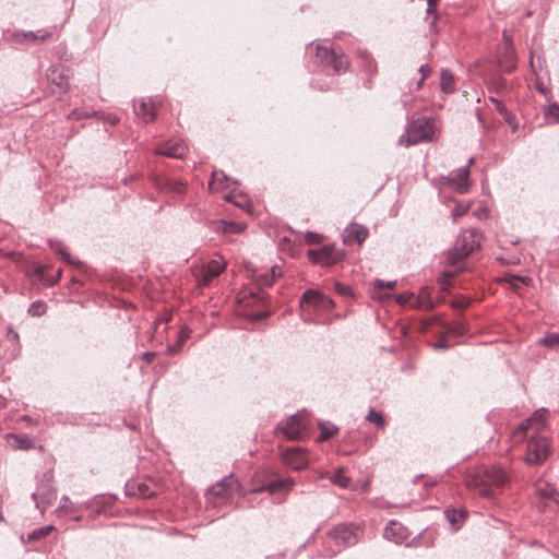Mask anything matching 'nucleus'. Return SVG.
<instances>
[{
  "label": "nucleus",
  "mask_w": 559,
  "mask_h": 559,
  "mask_svg": "<svg viewBox=\"0 0 559 559\" xmlns=\"http://www.w3.org/2000/svg\"><path fill=\"white\" fill-rule=\"evenodd\" d=\"M509 481L507 472L497 465L477 469L465 478L466 486L484 498H491L496 490Z\"/></svg>",
  "instance_id": "f257e3e1"
},
{
  "label": "nucleus",
  "mask_w": 559,
  "mask_h": 559,
  "mask_svg": "<svg viewBox=\"0 0 559 559\" xmlns=\"http://www.w3.org/2000/svg\"><path fill=\"white\" fill-rule=\"evenodd\" d=\"M435 134V120L432 118H418L408 123L405 133L399 138V144L408 147L420 142H431Z\"/></svg>",
  "instance_id": "f03ea898"
},
{
  "label": "nucleus",
  "mask_w": 559,
  "mask_h": 559,
  "mask_svg": "<svg viewBox=\"0 0 559 559\" xmlns=\"http://www.w3.org/2000/svg\"><path fill=\"white\" fill-rule=\"evenodd\" d=\"M310 419L308 414L299 412L283 420L278 425V430L289 440H299L308 435Z\"/></svg>",
  "instance_id": "7ed1b4c3"
},
{
  "label": "nucleus",
  "mask_w": 559,
  "mask_h": 559,
  "mask_svg": "<svg viewBox=\"0 0 559 559\" xmlns=\"http://www.w3.org/2000/svg\"><path fill=\"white\" fill-rule=\"evenodd\" d=\"M316 58L330 74L341 73L348 67V60L344 55L320 45L316 47Z\"/></svg>",
  "instance_id": "20e7f679"
},
{
  "label": "nucleus",
  "mask_w": 559,
  "mask_h": 559,
  "mask_svg": "<svg viewBox=\"0 0 559 559\" xmlns=\"http://www.w3.org/2000/svg\"><path fill=\"white\" fill-rule=\"evenodd\" d=\"M474 247H451L445 252V263L454 267V271H444L440 277V282L448 281L454 276L455 273L461 272L465 267V260L472 253Z\"/></svg>",
  "instance_id": "39448f33"
},
{
  "label": "nucleus",
  "mask_w": 559,
  "mask_h": 559,
  "mask_svg": "<svg viewBox=\"0 0 559 559\" xmlns=\"http://www.w3.org/2000/svg\"><path fill=\"white\" fill-rule=\"evenodd\" d=\"M322 294L314 289L306 290L300 297L301 318L305 322H318Z\"/></svg>",
  "instance_id": "423d86ee"
},
{
  "label": "nucleus",
  "mask_w": 559,
  "mask_h": 559,
  "mask_svg": "<svg viewBox=\"0 0 559 559\" xmlns=\"http://www.w3.org/2000/svg\"><path fill=\"white\" fill-rule=\"evenodd\" d=\"M548 411L540 408L536 411L530 418L522 421L519 427L513 431L511 439L514 443L522 442L528 430H533L534 433L539 432L544 425Z\"/></svg>",
  "instance_id": "0eeeda50"
},
{
  "label": "nucleus",
  "mask_w": 559,
  "mask_h": 559,
  "mask_svg": "<svg viewBox=\"0 0 559 559\" xmlns=\"http://www.w3.org/2000/svg\"><path fill=\"white\" fill-rule=\"evenodd\" d=\"M307 255L313 264L331 266L343 259L344 252L336 247H317L309 249Z\"/></svg>",
  "instance_id": "6e6552de"
},
{
  "label": "nucleus",
  "mask_w": 559,
  "mask_h": 559,
  "mask_svg": "<svg viewBox=\"0 0 559 559\" xmlns=\"http://www.w3.org/2000/svg\"><path fill=\"white\" fill-rule=\"evenodd\" d=\"M549 455V443L545 437L533 436L527 443L525 462L528 464H539Z\"/></svg>",
  "instance_id": "1a4fd4ad"
},
{
  "label": "nucleus",
  "mask_w": 559,
  "mask_h": 559,
  "mask_svg": "<svg viewBox=\"0 0 559 559\" xmlns=\"http://www.w3.org/2000/svg\"><path fill=\"white\" fill-rule=\"evenodd\" d=\"M47 81L53 94H64L70 87L69 69L64 66L50 67L47 70Z\"/></svg>",
  "instance_id": "9d476101"
},
{
  "label": "nucleus",
  "mask_w": 559,
  "mask_h": 559,
  "mask_svg": "<svg viewBox=\"0 0 559 559\" xmlns=\"http://www.w3.org/2000/svg\"><path fill=\"white\" fill-rule=\"evenodd\" d=\"M498 64L506 72H511L516 67L515 49L507 32H503V44L498 50Z\"/></svg>",
  "instance_id": "9b49d317"
},
{
  "label": "nucleus",
  "mask_w": 559,
  "mask_h": 559,
  "mask_svg": "<svg viewBox=\"0 0 559 559\" xmlns=\"http://www.w3.org/2000/svg\"><path fill=\"white\" fill-rule=\"evenodd\" d=\"M225 266L226 262L221 255L210 260L197 274L199 283L203 286L209 285L224 271Z\"/></svg>",
  "instance_id": "f8f14e48"
},
{
  "label": "nucleus",
  "mask_w": 559,
  "mask_h": 559,
  "mask_svg": "<svg viewBox=\"0 0 559 559\" xmlns=\"http://www.w3.org/2000/svg\"><path fill=\"white\" fill-rule=\"evenodd\" d=\"M447 182L457 193L464 194L468 192L471 188L468 166L451 171L447 177Z\"/></svg>",
  "instance_id": "ddd939ff"
},
{
  "label": "nucleus",
  "mask_w": 559,
  "mask_h": 559,
  "mask_svg": "<svg viewBox=\"0 0 559 559\" xmlns=\"http://www.w3.org/2000/svg\"><path fill=\"white\" fill-rule=\"evenodd\" d=\"M283 461L295 471H301L309 464L306 453L300 447L286 449L283 453Z\"/></svg>",
  "instance_id": "4468645a"
},
{
  "label": "nucleus",
  "mask_w": 559,
  "mask_h": 559,
  "mask_svg": "<svg viewBox=\"0 0 559 559\" xmlns=\"http://www.w3.org/2000/svg\"><path fill=\"white\" fill-rule=\"evenodd\" d=\"M188 152V146L181 140H170L159 145L155 153L170 158H183Z\"/></svg>",
  "instance_id": "2eb2a0df"
},
{
  "label": "nucleus",
  "mask_w": 559,
  "mask_h": 559,
  "mask_svg": "<svg viewBox=\"0 0 559 559\" xmlns=\"http://www.w3.org/2000/svg\"><path fill=\"white\" fill-rule=\"evenodd\" d=\"M368 228L358 223H350L343 233L344 245H361L368 236Z\"/></svg>",
  "instance_id": "dca6fc26"
},
{
  "label": "nucleus",
  "mask_w": 559,
  "mask_h": 559,
  "mask_svg": "<svg viewBox=\"0 0 559 559\" xmlns=\"http://www.w3.org/2000/svg\"><path fill=\"white\" fill-rule=\"evenodd\" d=\"M283 274L282 267L277 264L272 265L267 271L252 270V278L259 287L271 286L275 278Z\"/></svg>",
  "instance_id": "f3484780"
},
{
  "label": "nucleus",
  "mask_w": 559,
  "mask_h": 559,
  "mask_svg": "<svg viewBox=\"0 0 559 559\" xmlns=\"http://www.w3.org/2000/svg\"><path fill=\"white\" fill-rule=\"evenodd\" d=\"M383 537L395 544H402L408 537V530L402 523L392 520L384 527Z\"/></svg>",
  "instance_id": "a211bd4d"
},
{
  "label": "nucleus",
  "mask_w": 559,
  "mask_h": 559,
  "mask_svg": "<svg viewBox=\"0 0 559 559\" xmlns=\"http://www.w3.org/2000/svg\"><path fill=\"white\" fill-rule=\"evenodd\" d=\"M466 333V325L462 321H455L445 325V334L435 344L436 349H445L450 347L448 335L461 337Z\"/></svg>",
  "instance_id": "6ab92c4d"
},
{
  "label": "nucleus",
  "mask_w": 559,
  "mask_h": 559,
  "mask_svg": "<svg viewBox=\"0 0 559 559\" xmlns=\"http://www.w3.org/2000/svg\"><path fill=\"white\" fill-rule=\"evenodd\" d=\"M239 484L238 481L233 477H226L222 479L219 483H217L216 486L212 487L210 489V492L213 496L222 497L224 499H227L234 495L235 491L238 490Z\"/></svg>",
  "instance_id": "aec40b11"
},
{
  "label": "nucleus",
  "mask_w": 559,
  "mask_h": 559,
  "mask_svg": "<svg viewBox=\"0 0 559 559\" xmlns=\"http://www.w3.org/2000/svg\"><path fill=\"white\" fill-rule=\"evenodd\" d=\"M534 488L536 497L539 498L542 501L550 500L556 503H559V492L551 484L538 479L534 484Z\"/></svg>",
  "instance_id": "412c9836"
},
{
  "label": "nucleus",
  "mask_w": 559,
  "mask_h": 559,
  "mask_svg": "<svg viewBox=\"0 0 559 559\" xmlns=\"http://www.w3.org/2000/svg\"><path fill=\"white\" fill-rule=\"evenodd\" d=\"M329 539L335 542L340 546H349L355 544L356 537L352 530L345 525L335 527L329 535Z\"/></svg>",
  "instance_id": "4be33fe9"
},
{
  "label": "nucleus",
  "mask_w": 559,
  "mask_h": 559,
  "mask_svg": "<svg viewBox=\"0 0 559 559\" xmlns=\"http://www.w3.org/2000/svg\"><path fill=\"white\" fill-rule=\"evenodd\" d=\"M51 33L46 29H39L36 32H15L13 39L16 44H23L24 41H45L50 38Z\"/></svg>",
  "instance_id": "5701e85b"
},
{
  "label": "nucleus",
  "mask_w": 559,
  "mask_h": 559,
  "mask_svg": "<svg viewBox=\"0 0 559 559\" xmlns=\"http://www.w3.org/2000/svg\"><path fill=\"white\" fill-rule=\"evenodd\" d=\"M231 183L236 185L237 181L231 180L223 170H214L212 171L209 188L211 191H218L229 188Z\"/></svg>",
  "instance_id": "b1692460"
},
{
  "label": "nucleus",
  "mask_w": 559,
  "mask_h": 559,
  "mask_svg": "<svg viewBox=\"0 0 559 559\" xmlns=\"http://www.w3.org/2000/svg\"><path fill=\"white\" fill-rule=\"evenodd\" d=\"M134 112L138 117L142 118L145 123L153 121L155 117L154 105L144 99L138 100L133 105Z\"/></svg>",
  "instance_id": "393cba45"
},
{
  "label": "nucleus",
  "mask_w": 559,
  "mask_h": 559,
  "mask_svg": "<svg viewBox=\"0 0 559 559\" xmlns=\"http://www.w3.org/2000/svg\"><path fill=\"white\" fill-rule=\"evenodd\" d=\"M461 245H481L483 234L476 228H467L461 233Z\"/></svg>",
  "instance_id": "a878e982"
},
{
  "label": "nucleus",
  "mask_w": 559,
  "mask_h": 559,
  "mask_svg": "<svg viewBox=\"0 0 559 559\" xmlns=\"http://www.w3.org/2000/svg\"><path fill=\"white\" fill-rule=\"evenodd\" d=\"M7 439L13 440L12 448L15 450H28L34 445L33 440L26 435L8 433Z\"/></svg>",
  "instance_id": "bb28decb"
},
{
  "label": "nucleus",
  "mask_w": 559,
  "mask_h": 559,
  "mask_svg": "<svg viewBox=\"0 0 559 559\" xmlns=\"http://www.w3.org/2000/svg\"><path fill=\"white\" fill-rule=\"evenodd\" d=\"M226 200L229 202H233L236 206H238L247 212H250V210L252 207L251 201L247 194H242V193L236 194L235 192L231 191L226 197Z\"/></svg>",
  "instance_id": "cd10ccee"
},
{
  "label": "nucleus",
  "mask_w": 559,
  "mask_h": 559,
  "mask_svg": "<svg viewBox=\"0 0 559 559\" xmlns=\"http://www.w3.org/2000/svg\"><path fill=\"white\" fill-rule=\"evenodd\" d=\"M440 88L445 94H451L455 91L454 76L449 70L441 71Z\"/></svg>",
  "instance_id": "c85d7f7f"
},
{
  "label": "nucleus",
  "mask_w": 559,
  "mask_h": 559,
  "mask_svg": "<svg viewBox=\"0 0 559 559\" xmlns=\"http://www.w3.org/2000/svg\"><path fill=\"white\" fill-rule=\"evenodd\" d=\"M358 58L360 60L361 67L365 69L366 72H368L370 74H373L377 72V62L367 50L359 51Z\"/></svg>",
  "instance_id": "c756f323"
},
{
  "label": "nucleus",
  "mask_w": 559,
  "mask_h": 559,
  "mask_svg": "<svg viewBox=\"0 0 559 559\" xmlns=\"http://www.w3.org/2000/svg\"><path fill=\"white\" fill-rule=\"evenodd\" d=\"M444 516L448 522L457 530L465 519V513L463 511H457L455 509H448L444 512Z\"/></svg>",
  "instance_id": "7c9ffc66"
},
{
  "label": "nucleus",
  "mask_w": 559,
  "mask_h": 559,
  "mask_svg": "<svg viewBox=\"0 0 559 559\" xmlns=\"http://www.w3.org/2000/svg\"><path fill=\"white\" fill-rule=\"evenodd\" d=\"M294 486V480L292 478L280 479L275 481H271L266 489L270 493H274L278 490H289Z\"/></svg>",
  "instance_id": "2f4dec72"
},
{
  "label": "nucleus",
  "mask_w": 559,
  "mask_h": 559,
  "mask_svg": "<svg viewBox=\"0 0 559 559\" xmlns=\"http://www.w3.org/2000/svg\"><path fill=\"white\" fill-rule=\"evenodd\" d=\"M33 499L36 500V507L41 509V512L45 511L47 506L51 503L53 499H56V491L52 489H49L45 495L40 496V499L37 500V493L32 495Z\"/></svg>",
  "instance_id": "473e14b6"
},
{
  "label": "nucleus",
  "mask_w": 559,
  "mask_h": 559,
  "mask_svg": "<svg viewBox=\"0 0 559 559\" xmlns=\"http://www.w3.org/2000/svg\"><path fill=\"white\" fill-rule=\"evenodd\" d=\"M419 306L429 310L435 307V304L431 299V288L424 287L420 289L418 295Z\"/></svg>",
  "instance_id": "72a5a7b5"
},
{
  "label": "nucleus",
  "mask_w": 559,
  "mask_h": 559,
  "mask_svg": "<svg viewBox=\"0 0 559 559\" xmlns=\"http://www.w3.org/2000/svg\"><path fill=\"white\" fill-rule=\"evenodd\" d=\"M319 441H325L338 431L337 427L330 423H319Z\"/></svg>",
  "instance_id": "f704fd0d"
},
{
  "label": "nucleus",
  "mask_w": 559,
  "mask_h": 559,
  "mask_svg": "<svg viewBox=\"0 0 559 559\" xmlns=\"http://www.w3.org/2000/svg\"><path fill=\"white\" fill-rule=\"evenodd\" d=\"M59 253L62 257V259L70 264L71 266L83 270L85 267V263L78 258H73L68 251L66 247H59Z\"/></svg>",
  "instance_id": "c9c22d12"
},
{
  "label": "nucleus",
  "mask_w": 559,
  "mask_h": 559,
  "mask_svg": "<svg viewBox=\"0 0 559 559\" xmlns=\"http://www.w3.org/2000/svg\"><path fill=\"white\" fill-rule=\"evenodd\" d=\"M331 483L340 486L341 488H348L350 485V478L344 475L343 468H338L337 472L331 476Z\"/></svg>",
  "instance_id": "e433bc0d"
},
{
  "label": "nucleus",
  "mask_w": 559,
  "mask_h": 559,
  "mask_svg": "<svg viewBox=\"0 0 559 559\" xmlns=\"http://www.w3.org/2000/svg\"><path fill=\"white\" fill-rule=\"evenodd\" d=\"M55 530L53 525H46L32 531L28 534V540H40L47 535H49Z\"/></svg>",
  "instance_id": "4c0bfd02"
},
{
  "label": "nucleus",
  "mask_w": 559,
  "mask_h": 559,
  "mask_svg": "<svg viewBox=\"0 0 559 559\" xmlns=\"http://www.w3.org/2000/svg\"><path fill=\"white\" fill-rule=\"evenodd\" d=\"M544 115L547 121L559 123V105L555 103L550 104L545 108Z\"/></svg>",
  "instance_id": "58836bf2"
},
{
  "label": "nucleus",
  "mask_w": 559,
  "mask_h": 559,
  "mask_svg": "<svg viewBox=\"0 0 559 559\" xmlns=\"http://www.w3.org/2000/svg\"><path fill=\"white\" fill-rule=\"evenodd\" d=\"M508 84L507 81L502 76H495L489 82L488 88L490 92L500 93L507 90Z\"/></svg>",
  "instance_id": "ea45409f"
},
{
  "label": "nucleus",
  "mask_w": 559,
  "mask_h": 559,
  "mask_svg": "<svg viewBox=\"0 0 559 559\" xmlns=\"http://www.w3.org/2000/svg\"><path fill=\"white\" fill-rule=\"evenodd\" d=\"M366 420L373 423L376 426L381 427V428L384 427V425H385V420H384L383 416L380 413L376 412L373 408H371L368 412V414L366 416Z\"/></svg>",
  "instance_id": "a19ab883"
},
{
  "label": "nucleus",
  "mask_w": 559,
  "mask_h": 559,
  "mask_svg": "<svg viewBox=\"0 0 559 559\" xmlns=\"http://www.w3.org/2000/svg\"><path fill=\"white\" fill-rule=\"evenodd\" d=\"M98 116V112L96 111H85V110H81V109H73L68 118L71 119V120H81V119H85V118H90V117H96Z\"/></svg>",
  "instance_id": "79ce46f5"
},
{
  "label": "nucleus",
  "mask_w": 559,
  "mask_h": 559,
  "mask_svg": "<svg viewBox=\"0 0 559 559\" xmlns=\"http://www.w3.org/2000/svg\"><path fill=\"white\" fill-rule=\"evenodd\" d=\"M542 343L551 348H558L559 347V333H552L547 335L542 340Z\"/></svg>",
  "instance_id": "37998d69"
},
{
  "label": "nucleus",
  "mask_w": 559,
  "mask_h": 559,
  "mask_svg": "<svg viewBox=\"0 0 559 559\" xmlns=\"http://www.w3.org/2000/svg\"><path fill=\"white\" fill-rule=\"evenodd\" d=\"M45 311L46 305L43 301H34L28 308V313L32 316H41L45 313Z\"/></svg>",
  "instance_id": "c03bdc74"
},
{
  "label": "nucleus",
  "mask_w": 559,
  "mask_h": 559,
  "mask_svg": "<svg viewBox=\"0 0 559 559\" xmlns=\"http://www.w3.org/2000/svg\"><path fill=\"white\" fill-rule=\"evenodd\" d=\"M396 286V281L384 282L382 280H374L373 287L374 289L382 290L383 288L392 289Z\"/></svg>",
  "instance_id": "a18cd8bd"
},
{
  "label": "nucleus",
  "mask_w": 559,
  "mask_h": 559,
  "mask_svg": "<svg viewBox=\"0 0 559 559\" xmlns=\"http://www.w3.org/2000/svg\"><path fill=\"white\" fill-rule=\"evenodd\" d=\"M488 100L493 105L495 109L501 115H507V107L506 105L498 98L490 96Z\"/></svg>",
  "instance_id": "49530a36"
},
{
  "label": "nucleus",
  "mask_w": 559,
  "mask_h": 559,
  "mask_svg": "<svg viewBox=\"0 0 559 559\" xmlns=\"http://www.w3.org/2000/svg\"><path fill=\"white\" fill-rule=\"evenodd\" d=\"M334 290L341 295V296H349L352 295V289L349 286L345 285V284H342V283H338L336 282L334 284Z\"/></svg>",
  "instance_id": "de8ad7c7"
},
{
  "label": "nucleus",
  "mask_w": 559,
  "mask_h": 559,
  "mask_svg": "<svg viewBox=\"0 0 559 559\" xmlns=\"http://www.w3.org/2000/svg\"><path fill=\"white\" fill-rule=\"evenodd\" d=\"M307 245H319L323 241V236L314 233H307L306 235Z\"/></svg>",
  "instance_id": "09e8293b"
},
{
  "label": "nucleus",
  "mask_w": 559,
  "mask_h": 559,
  "mask_svg": "<svg viewBox=\"0 0 559 559\" xmlns=\"http://www.w3.org/2000/svg\"><path fill=\"white\" fill-rule=\"evenodd\" d=\"M333 307H334L333 299L328 296H324L322 294L320 312H326V311L331 310Z\"/></svg>",
  "instance_id": "8fccbe9b"
},
{
  "label": "nucleus",
  "mask_w": 559,
  "mask_h": 559,
  "mask_svg": "<svg viewBox=\"0 0 559 559\" xmlns=\"http://www.w3.org/2000/svg\"><path fill=\"white\" fill-rule=\"evenodd\" d=\"M419 73L421 74L420 80L417 83V86L420 87L423 82L426 80V78L430 74L431 68L428 64H421L418 69Z\"/></svg>",
  "instance_id": "3c124183"
},
{
  "label": "nucleus",
  "mask_w": 559,
  "mask_h": 559,
  "mask_svg": "<svg viewBox=\"0 0 559 559\" xmlns=\"http://www.w3.org/2000/svg\"><path fill=\"white\" fill-rule=\"evenodd\" d=\"M467 210H468V205L457 204L455 206V209L453 210L452 215L454 218H456V217L463 215L464 213H466Z\"/></svg>",
  "instance_id": "603ef678"
},
{
  "label": "nucleus",
  "mask_w": 559,
  "mask_h": 559,
  "mask_svg": "<svg viewBox=\"0 0 559 559\" xmlns=\"http://www.w3.org/2000/svg\"><path fill=\"white\" fill-rule=\"evenodd\" d=\"M155 357V353L153 352H146L142 354V360H144L146 364H151Z\"/></svg>",
  "instance_id": "864d4df0"
},
{
  "label": "nucleus",
  "mask_w": 559,
  "mask_h": 559,
  "mask_svg": "<svg viewBox=\"0 0 559 559\" xmlns=\"http://www.w3.org/2000/svg\"><path fill=\"white\" fill-rule=\"evenodd\" d=\"M102 118L110 124H116L119 120L115 115H111V114H108Z\"/></svg>",
  "instance_id": "5fc2aeb1"
},
{
  "label": "nucleus",
  "mask_w": 559,
  "mask_h": 559,
  "mask_svg": "<svg viewBox=\"0 0 559 559\" xmlns=\"http://www.w3.org/2000/svg\"><path fill=\"white\" fill-rule=\"evenodd\" d=\"M45 270H46L45 265H37L35 267V275L38 276L39 278H43L45 275Z\"/></svg>",
  "instance_id": "6e6d98bb"
},
{
  "label": "nucleus",
  "mask_w": 559,
  "mask_h": 559,
  "mask_svg": "<svg viewBox=\"0 0 559 559\" xmlns=\"http://www.w3.org/2000/svg\"><path fill=\"white\" fill-rule=\"evenodd\" d=\"M185 340H186V336H185V335H180V336H179V340H178V345H177V346L169 347V348H168V350H169L170 353H176V352H177V349H178V348L181 346V344L185 342Z\"/></svg>",
  "instance_id": "4d7b16f0"
},
{
  "label": "nucleus",
  "mask_w": 559,
  "mask_h": 559,
  "mask_svg": "<svg viewBox=\"0 0 559 559\" xmlns=\"http://www.w3.org/2000/svg\"><path fill=\"white\" fill-rule=\"evenodd\" d=\"M502 117L509 124H512L513 120L515 119L514 116L508 109L507 115Z\"/></svg>",
  "instance_id": "13d9d810"
},
{
  "label": "nucleus",
  "mask_w": 559,
  "mask_h": 559,
  "mask_svg": "<svg viewBox=\"0 0 559 559\" xmlns=\"http://www.w3.org/2000/svg\"><path fill=\"white\" fill-rule=\"evenodd\" d=\"M68 502H69V498L67 496H62L60 499V509L61 510L66 509Z\"/></svg>",
  "instance_id": "bf43d9fd"
},
{
  "label": "nucleus",
  "mask_w": 559,
  "mask_h": 559,
  "mask_svg": "<svg viewBox=\"0 0 559 559\" xmlns=\"http://www.w3.org/2000/svg\"><path fill=\"white\" fill-rule=\"evenodd\" d=\"M1 253L3 255H12L13 258L21 259L22 255L20 253L10 252L8 250H1Z\"/></svg>",
  "instance_id": "052dcab7"
},
{
  "label": "nucleus",
  "mask_w": 559,
  "mask_h": 559,
  "mask_svg": "<svg viewBox=\"0 0 559 559\" xmlns=\"http://www.w3.org/2000/svg\"><path fill=\"white\" fill-rule=\"evenodd\" d=\"M219 224L225 226L224 231H228L229 229L233 231L235 230L234 224H228V228H227V224L224 221H221Z\"/></svg>",
  "instance_id": "680f3d73"
},
{
  "label": "nucleus",
  "mask_w": 559,
  "mask_h": 559,
  "mask_svg": "<svg viewBox=\"0 0 559 559\" xmlns=\"http://www.w3.org/2000/svg\"><path fill=\"white\" fill-rule=\"evenodd\" d=\"M171 189L175 190L178 193H181V192H183V185L182 183H176V185H174V187Z\"/></svg>",
  "instance_id": "e2e57ef3"
},
{
  "label": "nucleus",
  "mask_w": 559,
  "mask_h": 559,
  "mask_svg": "<svg viewBox=\"0 0 559 559\" xmlns=\"http://www.w3.org/2000/svg\"><path fill=\"white\" fill-rule=\"evenodd\" d=\"M60 276H61V270H58V271H57V274H56V277H55L53 280H51V281H47V282H48V284H49V285L55 284V283L60 278Z\"/></svg>",
  "instance_id": "0e129e2a"
},
{
  "label": "nucleus",
  "mask_w": 559,
  "mask_h": 559,
  "mask_svg": "<svg viewBox=\"0 0 559 559\" xmlns=\"http://www.w3.org/2000/svg\"><path fill=\"white\" fill-rule=\"evenodd\" d=\"M436 4V0H428V8L427 12L430 13L432 10V7Z\"/></svg>",
  "instance_id": "69168bd1"
},
{
  "label": "nucleus",
  "mask_w": 559,
  "mask_h": 559,
  "mask_svg": "<svg viewBox=\"0 0 559 559\" xmlns=\"http://www.w3.org/2000/svg\"><path fill=\"white\" fill-rule=\"evenodd\" d=\"M500 261L502 263H504V261L502 259H500ZM518 263H520V259H513L511 261H506V264H518Z\"/></svg>",
  "instance_id": "338daca9"
},
{
  "label": "nucleus",
  "mask_w": 559,
  "mask_h": 559,
  "mask_svg": "<svg viewBox=\"0 0 559 559\" xmlns=\"http://www.w3.org/2000/svg\"><path fill=\"white\" fill-rule=\"evenodd\" d=\"M397 301L400 304H404L406 300H405V298L403 296H399Z\"/></svg>",
  "instance_id": "774afa93"
}]
</instances>
